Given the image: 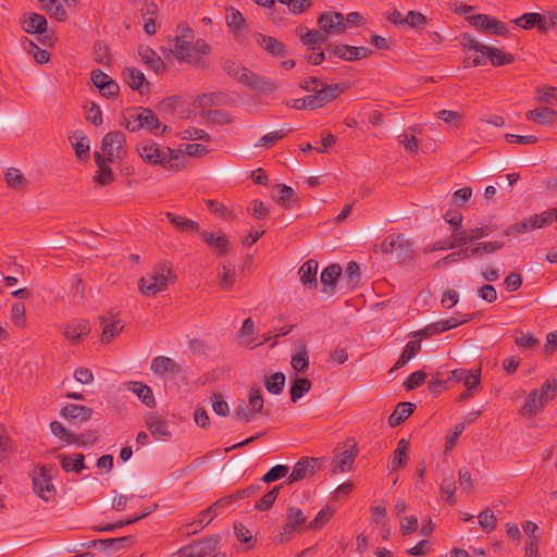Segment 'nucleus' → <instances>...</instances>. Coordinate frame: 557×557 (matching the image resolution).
<instances>
[{
    "label": "nucleus",
    "instance_id": "nucleus-1",
    "mask_svg": "<svg viewBox=\"0 0 557 557\" xmlns=\"http://www.w3.org/2000/svg\"><path fill=\"white\" fill-rule=\"evenodd\" d=\"M193 40L175 36L172 39V52L180 61L186 62L198 69H206L208 62L206 57L211 53V47L205 39H198L195 44Z\"/></svg>",
    "mask_w": 557,
    "mask_h": 557
},
{
    "label": "nucleus",
    "instance_id": "nucleus-2",
    "mask_svg": "<svg viewBox=\"0 0 557 557\" xmlns=\"http://www.w3.org/2000/svg\"><path fill=\"white\" fill-rule=\"evenodd\" d=\"M123 120L125 127L132 133L145 128L151 134L162 135L171 131L170 126L163 125L162 131L158 133L161 123L157 114L149 108L137 107L128 109L126 114L123 115Z\"/></svg>",
    "mask_w": 557,
    "mask_h": 557
},
{
    "label": "nucleus",
    "instance_id": "nucleus-3",
    "mask_svg": "<svg viewBox=\"0 0 557 557\" xmlns=\"http://www.w3.org/2000/svg\"><path fill=\"white\" fill-rule=\"evenodd\" d=\"M176 276L173 274L168 261L157 263L152 271L138 281L140 293L148 297H153L168 287L169 282H173Z\"/></svg>",
    "mask_w": 557,
    "mask_h": 557
},
{
    "label": "nucleus",
    "instance_id": "nucleus-4",
    "mask_svg": "<svg viewBox=\"0 0 557 557\" xmlns=\"http://www.w3.org/2000/svg\"><path fill=\"white\" fill-rule=\"evenodd\" d=\"M345 84L325 85L315 91V95H308L304 98L293 99L286 104L296 110H315L323 108L325 104L335 100L342 92H344Z\"/></svg>",
    "mask_w": 557,
    "mask_h": 557
},
{
    "label": "nucleus",
    "instance_id": "nucleus-5",
    "mask_svg": "<svg viewBox=\"0 0 557 557\" xmlns=\"http://www.w3.org/2000/svg\"><path fill=\"white\" fill-rule=\"evenodd\" d=\"M125 135L121 131H112L106 134L101 141V150L95 151L94 160L97 166L103 165L114 160H120L126 154Z\"/></svg>",
    "mask_w": 557,
    "mask_h": 557
},
{
    "label": "nucleus",
    "instance_id": "nucleus-6",
    "mask_svg": "<svg viewBox=\"0 0 557 557\" xmlns=\"http://www.w3.org/2000/svg\"><path fill=\"white\" fill-rule=\"evenodd\" d=\"M52 466L39 465L35 467L32 473V484L34 493L44 502L55 500L57 490L52 484Z\"/></svg>",
    "mask_w": 557,
    "mask_h": 557
},
{
    "label": "nucleus",
    "instance_id": "nucleus-7",
    "mask_svg": "<svg viewBox=\"0 0 557 557\" xmlns=\"http://www.w3.org/2000/svg\"><path fill=\"white\" fill-rule=\"evenodd\" d=\"M307 517L300 508L295 506L287 507L285 521L278 535V542L284 543L289 541L294 533L307 531Z\"/></svg>",
    "mask_w": 557,
    "mask_h": 557
},
{
    "label": "nucleus",
    "instance_id": "nucleus-8",
    "mask_svg": "<svg viewBox=\"0 0 557 557\" xmlns=\"http://www.w3.org/2000/svg\"><path fill=\"white\" fill-rule=\"evenodd\" d=\"M329 59L333 55L344 61H357L369 58L373 51L367 47H355L349 45H333L329 44L325 48Z\"/></svg>",
    "mask_w": 557,
    "mask_h": 557
},
{
    "label": "nucleus",
    "instance_id": "nucleus-9",
    "mask_svg": "<svg viewBox=\"0 0 557 557\" xmlns=\"http://www.w3.org/2000/svg\"><path fill=\"white\" fill-rule=\"evenodd\" d=\"M199 235L208 248L218 257H226L231 253L233 246L223 232L201 231Z\"/></svg>",
    "mask_w": 557,
    "mask_h": 557
},
{
    "label": "nucleus",
    "instance_id": "nucleus-10",
    "mask_svg": "<svg viewBox=\"0 0 557 557\" xmlns=\"http://www.w3.org/2000/svg\"><path fill=\"white\" fill-rule=\"evenodd\" d=\"M318 25L326 37L327 35H341L346 30L345 17L341 12H323L318 17Z\"/></svg>",
    "mask_w": 557,
    "mask_h": 557
},
{
    "label": "nucleus",
    "instance_id": "nucleus-11",
    "mask_svg": "<svg viewBox=\"0 0 557 557\" xmlns=\"http://www.w3.org/2000/svg\"><path fill=\"white\" fill-rule=\"evenodd\" d=\"M237 81L246 87L259 92L267 94L275 89V85L272 81L253 73L245 66L240 67V74L237 76Z\"/></svg>",
    "mask_w": 557,
    "mask_h": 557
},
{
    "label": "nucleus",
    "instance_id": "nucleus-12",
    "mask_svg": "<svg viewBox=\"0 0 557 557\" xmlns=\"http://www.w3.org/2000/svg\"><path fill=\"white\" fill-rule=\"evenodd\" d=\"M216 546L218 539L207 537L181 548L178 555L181 557H210Z\"/></svg>",
    "mask_w": 557,
    "mask_h": 557
},
{
    "label": "nucleus",
    "instance_id": "nucleus-13",
    "mask_svg": "<svg viewBox=\"0 0 557 557\" xmlns=\"http://www.w3.org/2000/svg\"><path fill=\"white\" fill-rule=\"evenodd\" d=\"M320 460L314 457H302L294 466L292 473L288 475V484L296 481L313 476Z\"/></svg>",
    "mask_w": 557,
    "mask_h": 557
},
{
    "label": "nucleus",
    "instance_id": "nucleus-14",
    "mask_svg": "<svg viewBox=\"0 0 557 557\" xmlns=\"http://www.w3.org/2000/svg\"><path fill=\"white\" fill-rule=\"evenodd\" d=\"M448 380L462 382L469 391L476 389L481 384V367L476 369H455L449 372Z\"/></svg>",
    "mask_w": 557,
    "mask_h": 557
},
{
    "label": "nucleus",
    "instance_id": "nucleus-15",
    "mask_svg": "<svg viewBox=\"0 0 557 557\" xmlns=\"http://www.w3.org/2000/svg\"><path fill=\"white\" fill-rule=\"evenodd\" d=\"M255 38L258 46L261 47L271 57L284 58L287 55L285 44L277 40L275 37L257 33Z\"/></svg>",
    "mask_w": 557,
    "mask_h": 557
},
{
    "label": "nucleus",
    "instance_id": "nucleus-16",
    "mask_svg": "<svg viewBox=\"0 0 557 557\" xmlns=\"http://www.w3.org/2000/svg\"><path fill=\"white\" fill-rule=\"evenodd\" d=\"M63 335L72 343H78L90 333V324L87 320H72L64 324Z\"/></svg>",
    "mask_w": 557,
    "mask_h": 557
},
{
    "label": "nucleus",
    "instance_id": "nucleus-17",
    "mask_svg": "<svg viewBox=\"0 0 557 557\" xmlns=\"http://www.w3.org/2000/svg\"><path fill=\"white\" fill-rule=\"evenodd\" d=\"M226 25L237 41L244 40V29L247 28L246 20L239 10L234 7L226 9Z\"/></svg>",
    "mask_w": 557,
    "mask_h": 557
},
{
    "label": "nucleus",
    "instance_id": "nucleus-18",
    "mask_svg": "<svg viewBox=\"0 0 557 557\" xmlns=\"http://www.w3.org/2000/svg\"><path fill=\"white\" fill-rule=\"evenodd\" d=\"M458 317H450L448 319L440 320L434 323L429 324V331L433 332L434 335L441 334L443 332L453 330L459 325L470 322L476 315V313H457Z\"/></svg>",
    "mask_w": 557,
    "mask_h": 557
},
{
    "label": "nucleus",
    "instance_id": "nucleus-19",
    "mask_svg": "<svg viewBox=\"0 0 557 557\" xmlns=\"http://www.w3.org/2000/svg\"><path fill=\"white\" fill-rule=\"evenodd\" d=\"M123 77L129 88L138 91L140 95H147L150 91L149 83L140 70L136 67H125Z\"/></svg>",
    "mask_w": 557,
    "mask_h": 557
},
{
    "label": "nucleus",
    "instance_id": "nucleus-20",
    "mask_svg": "<svg viewBox=\"0 0 557 557\" xmlns=\"http://www.w3.org/2000/svg\"><path fill=\"white\" fill-rule=\"evenodd\" d=\"M92 409L76 404H67L61 409V416L73 424L83 423L91 418Z\"/></svg>",
    "mask_w": 557,
    "mask_h": 557
},
{
    "label": "nucleus",
    "instance_id": "nucleus-21",
    "mask_svg": "<svg viewBox=\"0 0 557 557\" xmlns=\"http://www.w3.org/2000/svg\"><path fill=\"white\" fill-rule=\"evenodd\" d=\"M150 369L157 375H164L165 373L182 374L186 372L173 359L164 356H158L153 358Z\"/></svg>",
    "mask_w": 557,
    "mask_h": 557
},
{
    "label": "nucleus",
    "instance_id": "nucleus-22",
    "mask_svg": "<svg viewBox=\"0 0 557 557\" xmlns=\"http://www.w3.org/2000/svg\"><path fill=\"white\" fill-rule=\"evenodd\" d=\"M21 26L27 34L44 35L47 32L48 23L42 14L30 13L29 15L23 16Z\"/></svg>",
    "mask_w": 557,
    "mask_h": 557
},
{
    "label": "nucleus",
    "instance_id": "nucleus-23",
    "mask_svg": "<svg viewBox=\"0 0 557 557\" xmlns=\"http://www.w3.org/2000/svg\"><path fill=\"white\" fill-rule=\"evenodd\" d=\"M137 150L146 163L161 166L165 151H162L153 140L138 146Z\"/></svg>",
    "mask_w": 557,
    "mask_h": 557
},
{
    "label": "nucleus",
    "instance_id": "nucleus-24",
    "mask_svg": "<svg viewBox=\"0 0 557 557\" xmlns=\"http://www.w3.org/2000/svg\"><path fill=\"white\" fill-rule=\"evenodd\" d=\"M69 140L79 161L89 159V139L83 131H75L69 136Z\"/></svg>",
    "mask_w": 557,
    "mask_h": 557
},
{
    "label": "nucleus",
    "instance_id": "nucleus-25",
    "mask_svg": "<svg viewBox=\"0 0 557 557\" xmlns=\"http://www.w3.org/2000/svg\"><path fill=\"white\" fill-rule=\"evenodd\" d=\"M529 121L541 125H553L557 122V111L548 107H540L533 110H529L525 113Z\"/></svg>",
    "mask_w": 557,
    "mask_h": 557
},
{
    "label": "nucleus",
    "instance_id": "nucleus-26",
    "mask_svg": "<svg viewBox=\"0 0 557 557\" xmlns=\"http://www.w3.org/2000/svg\"><path fill=\"white\" fill-rule=\"evenodd\" d=\"M165 216L168 221L181 233L199 234V232H201L199 223L191 219H188L183 215H177L172 212H166Z\"/></svg>",
    "mask_w": 557,
    "mask_h": 557
},
{
    "label": "nucleus",
    "instance_id": "nucleus-27",
    "mask_svg": "<svg viewBox=\"0 0 557 557\" xmlns=\"http://www.w3.org/2000/svg\"><path fill=\"white\" fill-rule=\"evenodd\" d=\"M186 161L181 150L168 147L161 166L168 171H180L185 168Z\"/></svg>",
    "mask_w": 557,
    "mask_h": 557
},
{
    "label": "nucleus",
    "instance_id": "nucleus-28",
    "mask_svg": "<svg viewBox=\"0 0 557 557\" xmlns=\"http://www.w3.org/2000/svg\"><path fill=\"white\" fill-rule=\"evenodd\" d=\"M126 388L133 392L149 408L156 406V399L152 389L145 383L131 381L126 383Z\"/></svg>",
    "mask_w": 557,
    "mask_h": 557
},
{
    "label": "nucleus",
    "instance_id": "nucleus-29",
    "mask_svg": "<svg viewBox=\"0 0 557 557\" xmlns=\"http://www.w3.org/2000/svg\"><path fill=\"white\" fill-rule=\"evenodd\" d=\"M143 62L152 70L156 74L165 71L164 61L158 55V53L150 47H141L138 51Z\"/></svg>",
    "mask_w": 557,
    "mask_h": 557
},
{
    "label": "nucleus",
    "instance_id": "nucleus-30",
    "mask_svg": "<svg viewBox=\"0 0 557 557\" xmlns=\"http://www.w3.org/2000/svg\"><path fill=\"white\" fill-rule=\"evenodd\" d=\"M341 275L342 268L337 263L330 264L323 269L320 275V282L323 285V292L329 293L330 290H333Z\"/></svg>",
    "mask_w": 557,
    "mask_h": 557
},
{
    "label": "nucleus",
    "instance_id": "nucleus-31",
    "mask_svg": "<svg viewBox=\"0 0 557 557\" xmlns=\"http://www.w3.org/2000/svg\"><path fill=\"white\" fill-rule=\"evenodd\" d=\"M57 458L65 472L74 471L75 473H81L85 469V457L83 454H59Z\"/></svg>",
    "mask_w": 557,
    "mask_h": 557
},
{
    "label": "nucleus",
    "instance_id": "nucleus-32",
    "mask_svg": "<svg viewBox=\"0 0 557 557\" xmlns=\"http://www.w3.org/2000/svg\"><path fill=\"white\" fill-rule=\"evenodd\" d=\"M414 409L416 405L413 403H399L394 412L388 417L389 426L396 428L404 423L413 413Z\"/></svg>",
    "mask_w": 557,
    "mask_h": 557
},
{
    "label": "nucleus",
    "instance_id": "nucleus-33",
    "mask_svg": "<svg viewBox=\"0 0 557 557\" xmlns=\"http://www.w3.org/2000/svg\"><path fill=\"white\" fill-rule=\"evenodd\" d=\"M547 403L541 398L534 391H531L527 396L523 406L520 409V413L524 417H534L543 410Z\"/></svg>",
    "mask_w": 557,
    "mask_h": 557
},
{
    "label": "nucleus",
    "instance_id": "nucleus-34",
    "mask_svg": "<svg viewBox=\"0 0 557 557\" xmlns=\"http://www.w3.org/2000/svg\"><path fill=\"white\" fill-rule=\"evenodd\" d=\"M146 424L154 440L168 441L171 438V432L168 430L166 422L163 419L150 416Z\"/></svg>",
    "mask_w": 557,
    "mask_h": 557
},
{
    "label": "nucleus",
    "instance_id": "nucleus-35",
    "mask_svg": "<svg viewBox=\"0 0 557 557\" xmlns=\"http://www.w3.org/2000/svg\"><path fill=\"white\" fill-rule=\"evenodd\" d=\"M484 50L483 55L491 61L493 66H503L515 62L513 54L504 52L498 48L487 46Z\"/></svg>",
    "mask_w": 557,
    "mask_h": 557
},
{
    "label": "nucleus",
    "instance_id": "nucleus-36",
    "mask_svg": "<svg viewBox=\"0 0 557 557\" xmlns=\"http://www.w3.org/2000/svg\"><path fill=\"white\" fill-rule=\"evenodd\" d=\"M504 243L503 242H479L472 247H466L468 250L469 258H479L482 257L484 253H493L500 249H503Z\"/></svg>",
    "mask_w": 557,
    "mask_h": 557
},
{
    "label": "nucleus",
    "instance_id": "nucleus-37",
    "mask_svg": "<svg viewBox=\"0 0 557 557\" xmlns=\"http://www.w3.org/2000/svg\"><path fill=\"white\" fill-rule=\"evenodd\" d=\"M409 441L400 438L397 443V448L394 450L391 461V470L396 471L403 468L408 461Z\"/></svg>",
    "mask_w": 557,
    "mask_h": 557
},
{
    "label": "nucleus",
    "instance_id": "nucleus-38",
    "mask_svg": "<svg viewBox=\"0 0 557 557\" xmlns=\"http://www.w3.org/2000/svg\"><path fill=\"white\" fill-rule=\"evenodd\" d=\"M275 190L277 193L272 195L273 200L284 209L292 208L296 196L294 189L285 184H277Z\"/></svg>",
    "mask_w": 557,
    "mask_h": 557
},
{
    "label": "nucleus",
    "instance_id": "nucleus-39",
    "mask_svg": "<svg viewBox=\"0 0 557 557\" xmlns=\"http://www.w3.org/2000/svg\"><path fill=\"white\" fill-rule=\"evenodd\" d=\"M318 261L314 259L307 260L299 269L300 280L306 286L317 287Z\"/></svg>",
    "mask_w": 557,
    "mask_h": 557
},
{
    "label": "nucleus",
    "instance_id": "nucleus-40",
    "mask_svg": "<svg viewBox=\"0 0 557 557\" xmlns=\"http://www.w3.org/2000/svg\"><path fill=\"white\" fill-rule=\"evenodd\" d=\"M357 454H358V449L355 446H352L349 449H345L341 454L339 460L334 465L333 472L341 473V472L350 471L352 469V465L355 462Z\"/></svg>",
    "mask_w": 557,
    "mask_h": 557
},
{
    "label": "nucleus",
    "instance_id": "nucleus-41",
    "mask_svg": "<svg viewBox=\"0 0 557 557\" xmlns=\"http://www.w3.org/2000/svg\"><path fill=\"white\" fill-rule=\"evenodd\" d=\"M532 230L542 228L557 221V208H552L542 213L529 216Z\"/></svg>",
    "mask_w": 557,
    "mask_h": 557
},
{
    "label": "nucleus",
    "instance_id": "nucleus-42",
    "mask_svg": "<svg viewBox=\"0 0 557 557\" xmlns=\"http://www.w3.org/2000/svg\"><path fill=\"white\" fill-rule=\"evenodd\" d=\"M483 22H485V24L482 25V30H484L485 33L500 36L504 38L509 37V35H510L509 29L504 22H502L495 17H492L490 15H487V17L483 18Z\"/></svg>",
    "mask_w": 557,
    "mask_h": 557
},
{
    "label": "nucleus",
    "instance_id": "nucleus-43",
    "mask_svg": "<svg viewBox=\"0 0 557 557\" xmlns=\"http://www.w3.org/2000/svg\"><path fill=\"white\" fill-rule=\"evenodd\" d=\"M98 542L99 545H101L104 550L115 553L122 548L129 547L134 543V536L126 535L115 539H103L98 540Z\"/></svg>",
    "mask_w": 557,
    "mask_h": 557
},
{
    "label": "nucleus",
    "instance_id": "nucleus-44",
    "mask_svg": "<svg viewBox=\"0 0 557 557\" xmlns=\"http://www.w3.org/2000/svg\"><path fill=\"white\" fill-rule=\"evenodd\" d=\"M311 381L307 377H296L290 385L289 395L293 403H297L311 388Z\"/></svg>",
    "mask_w": 557,
    "mask_h": 557
},
{
    "label": "nucleus",
    "instance_id": "nucleus-45",
    "mask_svg": "<svg viewBox=\"0 0 557 557\" xmlns=\"http://www.w3.org/2000/svg\"><path fill=\"white\" fill-rule=\"evenodd\" d=\"M218 273L219 285L222 289H232L235 284L236 272L233 265L222 264Z\"/></svg>",
    "mask_w": 557,
    "mask_h": 557
},
{
    "label": "nucleus",
    "instance_id": "nucleus-46",
    "mask_svg": "<svg viewBox=\"0 0 557 557\" xmlns=\"http://www.w3.org/2000/svg\"><path fill=\"white\" fill-rule=\"evenodd\" d=\"M469 243H473L470 231H463L460 228L453 230L451 236L448 238V242L445 247L448 248H465V246Z\"/></svg>",
    "mask_w": 557,
    "mask_h": 557
},
{
    "label": "nucleus",
    "instance_id": "nucleus-47",
    "mask_svg": "<svg viewBox=\"0 0 557 557\" xmlns=\"http://www.w3.org/2000/svg\"><path fill=\"white\" fill-rule=\"evenodd\" d=\"M236 503V497L234 494H230L227 496L221 497L216 502H214L211 506L207 508L206 513H211L210 518L206 523H210L218 515H220L225 508Z\"/></svg>",
    "mask_w": 557,
    "mask_h": 557
},
{
    "label": "nucleus",
    "instance_id": "nucleus-48",
    "mask_svg": "<svg viewBox=\"0 0 557 557\" xmlns=\"http://www.w3.org/2000/svg\"><path fill=\"white\" fill-rule=\"evenodd\" d=\"M281 488L282 484L275 485L272 490H270L259 500L256 502L255 508L259 511H267L271 509L280 495Z\"/></svg>",
    "mask_w": 557,
    "mask_h": 557
},
{
    "label": "nucleus",
    "instance_id": "nucleus-49",
    "mask_svg": "<svg viewBox=\"0 0 557 557\" xmlns=\"http://www.w3.org/2000/svg\"><path fill=\"white\" fill-rule=\"evenodd\" d=\"M5 183L15 190H23L27 185V181L20 170L10 168L5 172Z\"/></svg>",
    "mask_w": 557,
    "mask_h": 557
},
{
    "label": "nucleus",
    "instance_id": "nucleus-50",
    "mask_svg": "<svg viewBox=\"0 0 557 557\" xmlns=\"http://www.w3.org/2000/svg\"><path fill=\"white\" fill-rule=\"evenodd\" d=\"M285 374L283 372H276L265 377L264 386L271 394L278 395L283 392L285 386Z\"/></svg>",
    "mask_w": 557,
    "mask_h": 557
},
{
    "label": "nucleus",
    "instance_id": "nucleus-51",
    "mask_svg": "<svg viewBox=\"0 0 557 557\" xmlns=\"http://www.w3.org/2000/svg\"><path fill=\"white\" fill-rule=\"evenodd\" d=\"M541 21V13L530 12L523 13L521 16L515 18L512 22L516 26L530 30L536 27L539 29V24Z\"/></svg>",
    "mask_w": 557,
    "mask_h": 557
},
{
    "label": "nucleus",
    "instance_id": "nucleus-52",
    "mask_svg": "<svg viewBox=\"0 0 557 557\" xmlns=\"http://www.w3.org/2000/svg\"><path fill=\"white\" fill-rule=\"evenodd\" d=\"M292 132H293L292 128L270 132V133L263 135L258 140V143L256 144V147H273L277 144L278 140L283 139Z\"/></svg>",
    "mask_w": 557,
    "mask_h": 557
},
{
    "label": "nucleus",
    "instance_id": "nucleus-53",
    "mask_svg": "<svg viewBox=\"0 0 557 557\" xmlns=\"http://www.w3.org/2000/svg\"><path fill=\"white\" fill-rule=\"evenodd\" d=\"M360 268L359 264L356 261L348 262L345 273H344V280L346 281L347 288L354 289L358 285L360 281Z\"/></svg>",
    "mask_w": 557,
    "mask_h": 557
},
{
    "label": "nucleus",
    "instance_id": "nucleus-54",
    "mask_svg": "<svg viewBox=\"0 0 557 557\" xmlns=\"http://www.w3.org/2000/svg\"><path fill=\"white\" fill-rule=\"evenodd\" d=\"M334 515V509L330 506L322 508L314 517L312 521H310L307 525L309 530H320L324 524H326Z\"/></svg>",
    "mask_w": 557,
    "mask_h": 557
},
{
    "label": "nucleus",
    "instance_id": "nucleus-55",
    "mask_svg": "<svg viewBox=\"0 0 557 557\" xmlns=\"http://www.w3.org/2000/svg\"><path fill=\"white\" fill-rule=\"evenodd\" d=\"M226 95L223 92H210L198 96L196 102L199 108H208L225 102Z\"/></svg>",
    "mask_w": 557,
    "mask_h": 557
},
{
    "label": "nucleus",
    "instance_id": "nucleus-56",
    "mask_svg": "<svg viewBox=\"0 0 557 557\" xmlns=\"http://www.w3.org/2000/svg\"><path fill=\"white\" fill-rule=\"evenodd\" d=\"M544 401L548 403L554 399L557 394V381L554 377H548L540 388L533 389Z\"/></svg>",
    "mask_w": 557,
    "mask_h": 557
},
{
    "label": "nucleus",
    "instance_id": "nucleus-57",
    "mask_svg": "<svg viewBox=\"0 0 557 557\" xmlns=\"http://www.w3.org/2000/svg\"><path fill=\"white\" fill-rule=\"evenodd\" d=\"M200 115L206 117L208 122L212 124L225 125L231 123V117L224 110H201Z\"/></svg>",
    "mask_w": 557,
    "mask_h": 557
},
{
    "label": "nucleus",
    "instance_id": "nucleus-58",
    "mask_svg": "<svg viewBox=\"0 0 557 557\" xmlns=\"http://www.w3.org/2000/svg\"><path fill=\"white\" fill-rule=\"evenodd\" d=\"M300 40L304 45L310 46L311 50H320V47L317 45L325 42L327 37L317 29H311L304 35H300Z\"/></svg>",
    "mask_w": 557,
    "mask_h": 557
},
{
    "label": "nucleus",
    "instance_id": "nucleus-59",
    "mask_svg": "<svg viewBox=\"0 0 557 557\" xmlns=\"http://www.w3.org/2000/svg\"><path fill=\"white\" fill-rule=\"evenodd\" d=\"M98 440L97 431H88L86 433L74 434L67 440V444H75L79 447L94 445Z\"/></svg>",
    "mask_w": 557,
    "mask_h": 557
},
{
    "label": "nucleus",
    "instance_id": "nucleus-60",
    "mask_svg": "<svg viewBox=\"0 0 557 557\" xmlns=\"http://www.w3.org/2000/svg\"><path fill=\"white\" fill-rule=\"evenodd\" d=\"M292 367L295 371L305 373L309 368V352L306 346L302 347L300 351L293 355L292 357Z\"/></svg>",
    "mask_w": 557,
    "mask_h": 557
},
{
    "label": "nucleus",
    "instance_id": "nucleus-61",
    "mask_svg": "<svg viewBox=\"0 0 557 557\" xmlns=\"http://www.w3.org/2000/svg\"><path fill=\"white\" fill-rule=\"evenodd\" d=\"M403 239V234L400 233H393V234H389L388 236H386L384 238V240L377 246V245H374L373 247V251L376 252L377 251V248L381 250V252L383 253H392L395 251V248H396V244Z\"/></svg>",
    "mask_w": 557,
    "mask_h": 557
},
{
    "label": "nucleus",
    "instance_id": "nucleus-62",
    "mask_svg": "<svg viewBox=\"0 0 557 557\" xmlns=\"http://www.w3.org/2000/svg\"><path fill=\"white\" fill-rule=\"evenodd\" d=\"M98 171L94 176V183L99 186H108L114 181V173L108 163L97 166Z\"/></svg>",
    "mask_w": 557,
    "mask_h": 557
},
{
    "label": "nucleus",
    "instance_id": "nucleus-63",
    "mask_svg": "<svg viewBox=\"0 0 557 557\" xmlns=\"http://www.w3.org/2000/svg\"><path fill=\"white\" fill-rule=\"evenodd\" d=\"M395 252L399 261L410 260L414 253L411 243L404 235L403 239L396 244Z\"/></svg>",
    "mask_w": 557,
    "mask_h": 557
},
{
    "label": "nucleus",
    "instance_id": "nucleus-64",
    "mask_svg": "<svg viewBox=\"0 0 557 557\" xmlns=\"http://www.w3.org/2000/svg\"><path fill=\"white\" fill-rule=\"evenodd\" d=\"M557 26V13L547 11L541 14V21L539 24V33L547 34L550 29Z\"/></svg>",
    "mask_w": 557,
    "mask_h": 557
}]
</instances>
